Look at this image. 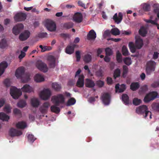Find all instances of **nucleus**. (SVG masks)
Masks as SVG:
<instances>
[{"mask_svg": "<svg viewBox=\"0 0 159 159\" xmlns=\"http://www.w3.org/2000/svg\"><path fill=\"white\" fill-rule=\"evenodd\" d=\"M25 68L24 67H19L15 72V75L18 79H21L23 83H26L30 80V74L25 73Z\"/></svg>", "mask_w": 159, "mask_h": 159, "instance_id": "f257e3e1", "label": "nucleus"}, {"mask_svg": "<svg viewBox=\"0 0 159 159\" xmlns=\"http://www.w3.org/2000/svg\"><path fill=\"white\" fill-rule=\"evenodd\" d=\"M136 111L137 113L142 115L145 119L148 115H149L150 119H152V113L148 110V107L145 105H141L137 107Z\"/></svg>", "mask_w": 159, "mask_h": 159, "instance_id": "f03ea898", "label": "nucleus"}, {"mask_svg": "<svg viewBox=\"0 0 159 159\" xmlns=\"http://www.w3.org/2000/svg\"><path fill=\"white\" fill-rule=\"evenodd\" d=\"M65 101V98L63 94H60L53 96L52 98V101L55 105L59 106L63 104Z\"/></svg>", "mask_w": 159, "mask_h": 159, "instance_id": "7ed1b4c3", "label": "nucleus"}, {"mask_svg": "<svg viewBox=\"0 0 159 159\" xmlns=\"http://www.w3.org/2000/svg\"><path fill=\"white\" fill-rule=\"evenodd\" d=\"M45 26L47 29L51 32H54L56 30V25L54 22L51 20L47 19L45 20Z\"/></svg>", "mask_w": 159, "mask_h": 159, "instance_id": "20e7f679", "label": "nucleus"}, {"mask_svg": "<svg viewBox=\"0 0 159 159\" xmlns=\"http://www.w3.org/2000/svg\"><path fill=\"white\" fill-rule=\"evenodd\" d=\"M156 63L153 61L150 60L147 62L146 66V71L148 74L150 75L152 72L155 71Z\"/></svg>", "mask_w": 159, "mask_h": 159, "instance_id": "39448f33", "label": "nucleus"}, {"mask_svg": "<svg viewBox=\"0 0 159 159\" xmlns=\"http://www.w3.org/2000/svg\"><path fill=\"white\" fill-rule=\"evenodd\" d=\"M10 94L13 98L17 99L22 94V92L20 89L13 87L10 88Z\"/></svg>", "mask_w": 159, "mask_h": 159, "instance_id": "423d86ee", "label": "nucleus"}, {"mask_svg": "<svg viewBox=\"0 0 159 159\" xmlns=\"http://www.w3.org/2000/svg\"><path fill=\"white\" fill-rule=\"evenodd\" d=\"M157 95L158 93L156 92H151L145 96L144 99V101L145 102H148L154 100L157 97Z\"/></svg>", "mask_w": 159, "mask_h": 159, "instance_id": "0eeeda50", "label": "nucleus"}, {"mask_svg": "<svg viewBox=\"0 0 159 159\" xmlns=\"http://www.w3.org/2000/svg\"><path fill=\"white\" fill-rule=\"evenodd\" d=\"M37 68L44 72H47L48 70L47 65L41 61H38L36 63Z\"/></svg>", "mask_w": 159, "mask_h": 159, "instance_id": "6e6552de", "label": "nucleus"}, {"mask_svg": "<svg viewBox=\"0 0 159 159\" xmlns=\"http://www.w3.org/2000/svg\"><path fill=\"white\" fill-rule=\"evenodd\" d=\"M51 93L49 89H46L43 90L40 93V98L44 100L48 99L50 97Z\"/></svg>", "mask_w": 159, "mask_h": 159, "instance_id": "1a4fd4ad", "label": "nucleus"}, {"mask_svg": "<svg viewBox=\"0 0 159 159\" xmlns=\"http://www.w3.org/2000/svg\"><path fill=\"white\" fill-rule=\"evenodd\" d=\"M27 15L23 12L17 13L14 16V19L16 21H21L25 20L26 18Z\"/></svg>", "mask_w": 159, "mask_h": 159, "instance_id": "9d476101", "label": "nucleus"}, {"mask_svg": "<svg viewBox=\"0 0 159 159\" xmlns=\"http://www.w3.org/2000/svg\"><path fill=\"white\" fill-rule=\"evenodd\" d=\"M83 20V16L80 12L75 13L73 16V20L77 23L81 22Z\"/></svg>", "mask_w": 159, "mask_h": 159, "instance_id": "9b49d317", "label": "nucleus"}, {"mask_svg": "<svg viewBox=\"0 0 159 159\" xmlns=\"http://www.w3.org/2000/svg\"><path fill=\"white\" fill-rule=\"evenodd\" d=\"M111 96L110 94L107 93H104L102 95L101 99L103 103L105 105H108L110 101Z\"/></svg>", "mask_w": 159, "mask_h": 159, "instance_id": "f8f14e48", "label": "nucleus"}, {"mask_svg": "<svg viewBox=\"0 0 159 159\" xmlns=\"http://www.w3.org/2000/svg\"><path fill=\"white\" fill-rule=\"evenodd\" d=\"M24 28V25L22 24L17 25L14 26L12 29V32L15 35L19 34Z\"/></svg>", "mask_w": 159, "mask_h": 159, "instance_id": "ddd939ff", "label": "nucleus"}, {"mask_svg": "<svg viewBox=\"0 0 159 159\" xmlns=\"http://www.w3.org/2000/svg\"><path fill=\"white\" fill-rule=\"evenodd\" d=\"M30 34L29 31L25 30L20 34L19 37V39L21 41H25L29 37Z\"/></svg>", "mask_w": 159, "mask_h": 159, "instance_id": "4468645a", "label": "nucleus"}, {"mask_svg": "<svg viewBox=\"0 0 159 159\" xmlns=\"http://www.w3.org/2000/svg\"><path fill=\"white\" fill-rule=\"evenodd\" d=\"M50 105V104L49 102H44L39 108L40 111L42 114H45L47 113Z\"/></svg>", "mask_w": 159, "mask_h": 159, "instance_id": "2eb2a0df", "label": "nucleus"}, {"mask_svg": "<svg viewBox=\"0 0 159 159\" xmlns=\"http://www.w3.org/2000/svg\"><path fill=\"white\" fill-rule=\"evenodd\" d=\"M9 135L11 137L19 136L22 134V132L20 130H17L14 128H11L9 131Z\"/></svg>", "mask_w": 159, "mask_h": 159, "instance_id": "dca6fc26", "label": "nucleus"}, {"mask_svg": "<svg viewBox=\"0 0 159 159\" xmlns=\"http://www.w3.org/2000/svg\"><path fill=\"white\" fill-rule=\"evenodd\" d=\"M84 76L82 74L79 75V78L76 83V86L79 88H82L84 86Z\"/></svg>", "mask_w": 159, "mask_h": 159, "instance_id": "f3484780", "label": "nucleus"}, {"mask_svg": "<svg viewBox=\"0 0 159 159\" xmlns=\"http://www.w3.org/2000/svg\"><path fill=\"white\" fill-rule=\"evenodd\" d=\"M49 61V66L50 68H54L55 66L56 59L52 55L49 56L48 58Z\"/></svg>", "mask_w": 159, "mask_h": 159, "instance_id": "a211bd4d", "label": "nucleus"}, {"mask_svg": "<svg viewBox=\"0 0 159 159\" xmlns=\"http://www.w3.org/2000/svg\"><path fill=\"white\" fill-rule=\"evenodd\" d=\"M123 19V14L122 13L119 12L118 13V16L117 14L116 13L113 17V19L115 22L117 24L120 23Z\"/></svg>", "mask_w": 159, "mask_h": 159, "instance_id": "6ab92c4d", "label": "nucleus"}, {"mask_svg": "<svg viewBox=\"0 0 159 159\" xmlns=\"http://www.w3.org/2000/svg\"><path fill=\"white\" fill-rule=\"evenodd\" d=\"M115 89L116 92H123L126 89L125 85L124 84H122L120 86L119 84H117L116 85Z\"/></svg>", "mask_w": 159, "mask_h": 159, "instance_id": "aec40b11", "label": "nucleus"}, {"mask_svg": "<svg viewBox=\"0 0 159 159\" xmlns=\"http://www.w3.org/2000/svg\"><path fill=\"white\" fill-rule=\"evenodd\" d=\"M135 44L138 49H141L143 45V39L140 38H137L135 40Z\"/></svg>", "mask_w": 159, "mask_h": 159, "instance_id": "412c9836", "label": "nucleus"}, {"mask_svg": "<svg viewBox=\"0 0 159 159\" xmlns=\"http://www.w3.org/2000/svg\"><path fill=\"white\" fill-rule=\"evenodd\" d=\"M77 46L76 45L73 44L71 46H67L66 49V52L69 54H72L74 51L75 48Z\"/></svg>", "mask_w": 159, "mask_h": 159, "instance_id": "4be33fe9", "label": "nucleus"}, {"mask_svg": "<svg viewBox=\"0 0 159 159\" xmlns=\"http://www.w3.org/2000/svg\"><path fill=\"white\" fill-rule=\"evenodd\" d=\"M8 64L6 61H3L0 64V76L3 74Z\"/></svg>", "mask_w": 159, "mask_h": 159, "instance_id": "5701e85b", "label": "nucleus"}, {"mask_svg": "<svg viewBox=\"0 0 159 159\" xmlns=\"http://www.w3.org/2000/svg\"><path fill=\"white\" fill-rule=\"evenodd\" d=\"M96 37V34L94 31L90 30L87 35V39L89 40H95Z\"/></svg>", "mask_w": 159, "mask_h": 159, "instance_id": "b1692460", "label": "nucleus"}, {"mask_svg": "<svg viewBox=\"0 0 159 159\" xmlns=\"http://www.w3.org/2000/svg\"><path fill=\"white\" fill-rule=\"evenodd\" d=\"M22 91L25 92L30 93L33 91V89L29 84H25L21 88Z\"/></svg>", "mask_w": 159, "mask_h": 159, "instance_id": "393cba45", "label": "nucleus"}, {"mask_svg": "<svg viewBox=\"0 0 159 159\" xmlns=\"http://www.w3.org/2000/svg\"><path fill=\"white\" fill-rule=\"evenodd\" d=\"M86 81L85 85L87 87L91 88L94 86L95 83L93 80L90 79H87Z\"/></svg>", "mask_w": 159, "mask_h": 159, "instance_id": "a878e982", "label": "nucleus"}, {"mask_svg": "<svg viewBox=\"0 0 159 159\" xmlns=\"http://www.w3.org/2000/svg\"><path fill=\"white\" fill-rule=\"evenodd\" d=\"M128 45L130 52L132 53L135 52L136 50L137 49L136 45H134L133 42H130L129 43Z\"/></svg>", "mask_w": 159, "mask_h": 159, "instance_id": "bb28decb", "label": "nucleus"}, {"mask_svg": "<svg viewBox=\"0 0 159 159\" xmlns=\"http://www.w3.org/2000/svg\"><path fill=\"white\" fill-rule=\"evenodd\" d=\"M139 34L142 36L145 37L147 33V31L145 27L142 26L139 30Z\"/></svg>", "mask_w": 159, "mask_h": 159, "instance_id": "cd10ccee", "label": "nucleus"}, {"mask_svg": "<svg viewBox=\"0 0 159 159\" xmlns=\"http://www.w3.org/2000/svg\"><path fill=\"white\" fill-rule=\"evenodd\" d=\"M139 87V85L138 82L132 83L130 85V89L133 91L138 89Z\"/></svg>", "mask_w": 159, "mask_h": 159, "instance_id": "c85d7f7f", "label": "nucleus"}, {"mask_svg": "<svg viewBox=\"0 0 159 159\" xmlns=\"http://www.w3.org/2000/svg\"><path fill=\"white\" fill-rule=\"evenodd\" d=\"M34 80L37 82H39L44 80V78L43 76L39 74H37L34 77Z\"/></svg>", "mask_w": 159, "mask_h": 159, "instance_id": "c756f323", "label": "nucleus"}, {"mask_svg": "<svg viewBox=\"0 0 159 159\" xmlns=\"http://www.w3.org/2000/svg\"><path fill=\"white\" fill-rule=\"evenodd\" d=\"M32 106L34 107H38L39 104L38 99L36 98H32L31 100Z\"/></svg>", "mask_w": 159, "mask_h": 159, "instance_id": "7c9ffc66", "label": "nucleus"}, {"mask_svg": "<svg viewBox=\"0 0 159 159\" xmlns=\"http://www.w3.org/2000/svg\"><path fill=\"white\" fill-rule=\"evenodd\" d=\"M83 60L85 63H89L91 61L92 56L89 54H85L84 56Z\"/></svg>", "mask_w": 159, "mask_h": 159, "instance_id": "2f4dec72", "label": "nucleus"}, {"mask_svg": "<svg viewBox=\"0 0 159 159\" xmlns=\"http://www.w3.org/2000/svg\"><path fill=\"white\" fill-rule=\"evenodd\" d=\"M9 117L3 112H0V119L3 121H7Z\"/></svg>", "mask_w": 159, "mask_h": 159, "instance_id": "473e14b6", "label": "nucleus"}, {"mask_svg": "<svg viewBox=\"0 0 159 159\" xmlns=\"http://www.w3.org/2000/svg\"><path fill=\"white\" fill-rule=\"evenodd\" d=\"M7 46V44L6 40L5 39H2L0 41V48L4 49Z\"/></svg>", "mask_w": 159, "mask_h": 159, "instance_id": "72a5a7b5", "label": "nucleus"}, {"mask_svg": "<svg viewBox=\"0 0 159 159\" xmlns=\"http://www.w3.org/2000/svg\"><path fill=\"white\" fill-rule=\"evenodd\" d=\"M52 87L56 91H59L61 89V86L57 83H54L52 84Z\"/></svg>", "mask_w": 159, "mask_h": 159, "instance_id": "f704fd0d", "label": "nucleus"}, {"mask_svg": "<svg viewBox=\"0 0 159 159\" xmlns=\"http://www.w3.org/2000/svg\"><path fill=\"white\" fill-rule=\"evenodd\" d=\"M122 99L125 105L129 104V97L127 94H123L122 96Z\"/></svg>", "mask_w": 159, "mask_h": 159, "instance_id": "c9c22d12", "label": "nucleus"}, {"mask_svg": "<svg viewBox=\"0 0 159 159\" xmlns=\"http://www.w3.org/2000/svg\"><path fill=\"white\" fill-rule=\"evenodd\" d=\"M16 127L19 129H24L26 126V123L23 121H21L18 122L16 124Z\"/></svg>", "mask_w": 159, "mask_h": 159, "instance_id": "e433bc0d", "label": "nucleus"}, {"mask_svg": "<svg viewBox=\"0 0 159 159\" xmlns=\"http://www.w3.org/2000/svg\"><path fill=\"white\" fill-rule=\"evenodd\" d=\"M58 106L55 105H52L51 107V110L52 111L56 113H58L60 111V110Z\"/></svg>", "mask_w": 159, "mask_h": 159, "instance_id": "4c0bfd02", "label": "nucleus"}, {"mask_svg": "<svg viewBox=\"0 0 159 159\" xmlns=\"http://www.w3.org/2000/svg\"><path fill=\"white\" fill-rule=\"evenodd\" d=\"M74 26V23L72 22H68L64 24L63 27L64 29H69L73 27Z\"/></svg>", "mask_w": 159, "mask_h": 159, "instance_id": "58836bf2", "label": "nucleus"}, {"mask_svg": "<svg viewBox=\"0 0 159 159\" xmlns=\"http://www.w3.org/2000/svg\"><path fill=\"white\" fill-rule=\"evenodd\" d=\"M76 100L73 98H71L69 99L66 103V106H69L74 105L76 102Z\"/></svg>", "mask_w": 159, "mask_h": 159, "instance_id": "ea45409f", "label": "nucleus"}, {"mask_svg": "<svg viewBox=\"0 0 159 159\" xmlns=\"http://www.w3.org/2000/svg\"><path fill=\"white\" fill-rule=\"evenodd\" d=\"M120 69L117 68L114 71L113 74V78L116 79L117 78L120 76Z\"/></svg>", "mask_w": 159, "mask_h": 159, "instance_id": "a19ab883", "label": "nucleus"}, {"mask_svg": "<svg viewBox=\"0 0 159 159\" xmlns=\"http://www.w3.org/2000/svg\"><path fill=\"white\" fill-rule=\"evenodd\" d=\"M154 12L157 14V16L158 18L159 17V5L158 4H154L153 6Z\"/></svg>", "mask_w": 159, "mask_h": 159, "instance_id": "79ce46f5", "label": "nucleus"}, {"mask_svg": "<svg viewBox=\"0 0 159 159\" xmlns=\"http://www.w3.org/2000/svg\"><path fill=\"white\" fill-rule=\"evenodd\" d=\"M111 33L114 35H119L120 34V31L117 28H114L111 29Z\"/></svg>", "mask_w": 159, "mask_h": 159, "instance_id": "37998d69", "label": "nucleus"}, {"mask_svg": "<svg viewBox=\"0 0 159 159\" xmlns=\"http://www.w3.org/2000/svg\"><path fill=\"white\" fill-rule=\"evenodd\" d=\"M116 59L118 63H120L122 61V55L119 51H118L116 52Z\"/></svg>", "mask_w": 159, "mask_h": 159, "instance_id": "c03bdc74", "label": "nucleus"}, {"mask_svg": "<svg viewBox=\"0 0 159 159\" xmlns=\"http://www.w3.org/2000/svg\"><path fill=\"white\" fill-rule=\"evenodd\" d=\"M152 109L154 111H159V103H153L152 105Z\"/></svg>", "mask_w": 159, "mask_h": 159, "instance_id": "a18cd8bd", "label": "nucleus"}, {"mask_svg": "<svg viewBox=\"0 0 159 159\" xmlns=\"http://www.w3.org/2000/svg\"><path fill=\"white\" fill-rule=\"evenodd\" d=\"M122 52L123 55L124 56H127L129 55V52L126 47L125 46H123L122 48Z\"/></svg>", "mask_w": 159, "mask_h": 159, "instance_id": "49530a36", "label": "nucleus"}, {"mask_svg": "<svg viewBox=\"0 0 159 159\" xmlns=\"http://www.w3.org/2000/svg\"><path fill=\"white\" fill-rule=\"evenodd\" d=\"M26 104V102L24 100H21L17 103L18 106L20 108L25 107Z\"/></svg>", "mask_w": 159, "mask_h": 159, "instance_id": "de8ad7c7", "label": "nucleus"}, {"mask_svg": "<svg viewBox=\"0 0 159 159\" xmlns=\"http://www.w3.org/2000/svg\"><path fill=\"white\" fill-rule=\"evenodd\" d=\"M123 61L124 63L128 66H129L131 64V59L130 57H125L123 59Z\"/></svg>", "mask_w": 159, "mask_h": 159, "instance_id": "09e8293b", "label": "nucleus"}, {"mask_svg": "<svg viewBox=\"0 0 159 159\" xmlns=\"http://www.w3.org/2000/svg\"><path fill=\"white\" fill-rule=\"evenodd\" d=\"M133 102L134 105L137 106L139 105L141 103V100L136 98L134 99Z\"/></svg>", "mask_w": 159, "mask_h": 159, "instance_id": "8fccbe9b", "label": "nucleus"}, {"mask_svg": "<svg viewBox=\"0 0 159 159\" xmlns=\"http://www.w3.org/2000/svg\"><path fill=\"white\" fill-rule=\"evenodd\" d=\"M143 9L145 11H148L150 9V6L149 4L145 3L143 5Z\"/></svg>", "mask_w": 159, "mask_h": 159, "instance_id": "3c124183", "label": "nucleus"}, {"mask_svg": "<svg viewBox=\"0 0 159 159\" xmlns=\"http://www.w3.org/2000/svg\"><path fill=\"white\" fill-rule=\"evenodd\" d=\"M28 141L30 142H33L36 139L32 134H29L28 136Z\"/></svg>", "mask_w": 159, "mask_h": 159, "instance_id": "603ef678", "label": "nucleus"}, {"mask_svg": "<svg viewBox=\"0 0 159 159\" xmlns=\"http://www.w3.org/2000/svg\"><path fill=\"white\" fill-rule=\"evenodd\" d=\"M13 113L16 115H18L20 116H21V113L20 111L17 108H15L13 110Z\"/></svg>", "mask_w": 159, "mask_h": 159, "instance_id": "864d4df0", "label": "nucleus"}, {"mask_svg": "<svg viewBox=\"0 0 159 159\" xmlns=\"http://www.w3.org/2000/svg\"><path fill=\"white\" fill-rule=\"evenodd\" d=\"M96 84L99 88L102 87L104 85V82L101 80H99L96 81Z\"/></svg>", "mask_w": 159, "mask_h": 159, "instance_id": "5fc2aeb1", "label": "nucleus"}, {"mask_svg": "<svg viewBox=\"0 0 159 159\" xmlns=\"http://www.w3.org/2000/svg\"><path fill=\"white\" fill-rule=\"evenodd\" d=\"M4 111L7 113H9L11 111V108L9 105H6L4 108Z\"/></svg>", "mask_w": 159, "mask_h": 159, "instance_id": "6e6d98bb", "label": "nucleus"}, {"mask_svg": "<svg viewBox=\"0 0 159 159\" xmlns=\"http://www.w3.org/2000/svg\"><path fill=\"white\" fill-rule=\"evenodd\" d=\"M105 51L106 55L108 56H111L112 54V52L111 49L109 48H106Z\"/></svg>", "mask_w": 159, "mask_h": 159, "instance_id": "4d7b16f0", "label": "nucleus"}, {"mask_svg": "<svg viewBox=\"0 0 159 159\" xmlns=\"http://www.w3.org/2000/svg\"><path fill=\"white\" fill-rule=\"evenodd\" d=\"M48 34L46 32L40 33L38 34V37L40 38H44L47 37Z\"/></svg>", "mask_w": 159, "mask_h": 159, "instance_id": "13d9d810", "label": "nucleus"}, {"mask_svg": "<svg viewBox=\"0 0 159 159\" xmlns=\"http://www.w3.org/2000/svg\"><path fill=\"white\" fill-rule=\"evenodd\" d=\"M76 57V61H79L80 59V52L79 51H77L75 52Z\"/></svg>", "mask_w": 159, "mask_h": 159, "instance_id": "bf43d9fd", "label": "nucleus"}, {"mask_svg": "<svg viewBox=\"0 0 159 159\" xmlns=\"http://www.w3.org/2000/svg\"><path fill=\"white\" fill-rule=\"evenodd\" d=\"M123 75L124 76V75L126 74L128 72V68L125 65L123 66Z\"/></svg>", "mask_w": 159, "mask_h": 159, "instance_id": "052dcab7", "label": "nucleus"}, {"mask_svg": "<svg viewBox=\"0 0 159 159\" xmlns=\"http://www.w3.org/2000/svg\"><path fill=\"white\" fill-rule=\"evenodd\" d=\"M4 83L7 87H9L10 86V81L9 79H5L4 81Z\"/></svg>", "mask_w": 159, "mask_h": 159, "instance_id": "680f3d73", "label": "nucleus"}, {"mask_svg": "<svg viewBox=\"0 0 159 159\" xmlns=\"http://www.w3.org/2000/svg\"><path fill=\"white\" fill-rule=\"evenodd\" d=\"M148 90V86L147 85H144L142 86L141 88V91L142 93H145Z\"/></svg>", "mask_w": 159, "mask_h": 159, "instance_id": "e2e57ef3", "label": "nucleus"}, {"mask_svg": "<svg viewBox=\"0 0 159 159\" xmlns=\"http://www.w3.org/2000/svg\"><path fill=\"white\" fill-rule=\"evenodd\" d=\"M107 84L109 85L113 83L112 79L110 77H107Z\"/></svg>", "mask_w": 159, "mask_h": 159, "instance_id": "0e129e2a", "label": "nucleus"}, {"mask_svg": "<svg viewBox=\"0 0 159 159\" xmlns=\"http://www.w3.org/2000/svg\"><path fill=\"white\" fill-rule=\"evenodd\" d=\"M25 53L23 52V51H21L20 52V54L19 56V59H21L23 58L24 57H25Z\"/></svg>", "mask_w": 159, "mask_h": 159, "instance_id": "69168bd1", "label": "nucleus"}, {"mask_svg": "<svg viewBox=\"0 0 159 159\" xmlns=\"http://www.w3.org/2000/svg\"><path fill=\"white\" fill-rule=\"evenodd\" d=\"M51 48L50 47H48L47 46H44L43 48V50L42 51V52H43L49 50L51 49Z\"/></svg>", "mask_w": 159, "mask_h": 159, "instance_id": "338daca9", "label": "nucleus"}, {"mask_svg": "<svg viewBox=\"0 0 159 159\" xmlns=\"http://www.w3.org/2000/svg\"><path fill=\"white\" fill-rule=\"evenodd\" d=\"M152 86L154 88L159 87V82H154L152 84Z\"/></svg>", "mask_w": 159, "mask_h": 159, "instance_id": "774afa93", "label": "nucleus"}]
</instances>
